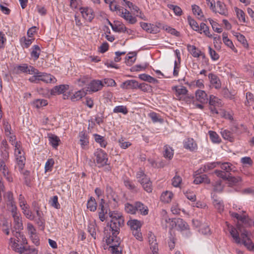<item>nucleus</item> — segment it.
Wrapping results in <instances>:
<instances>
[{
    "mask_svg": "<svg viewBox=\"0 0 254 254\" xmlns=\"http://www.w3.org/2000/svg\"><path fill=\"white\" fill-rule=\"evenodd\" d=\"M125 223L121 222H113L110 221L108 222L104 228V233L105 235V241L108 245H111L113 241L116 240L117 242L121 240L118 237L121 228L124 226Z\"/></svg>",
    "mask_w": 254,
    "mask_h": 254,
    "instance_id": "nucleus-1",
    "label": "nucleus"
},
{
    "mask_svg": "<svg viewBox=\"0 0 254 254\" xmlns=\"http://www.w3.org/2000/svg\"><path fill=\"white\" fill-rule=\"evenodd\" d=\"M94 162L98 168H102L108 165V155L102 149L98 148L94 153Z\"/></svg>",
    "mask_w": 254,
    "mask_h": 254,
    "instance_id": "nucleus-2",
    "label": "nucleus"
},
{
    "mask_svg": "<svg viewBox=\"0 0 254 254\" xmlns=\"http://www.w3.org/2000/svg\"><path fill=\"white\" fill-rule=\"evenodd\" d=\"M3 197L7 210L11 213L18 210L16 203L14 200L13 194L11 191H8L5 192L3 195Z\"/></svg>",
    "mask_w": 254,
    "mask_h": 254,
    "instance_id": "nucleus-3",
    "label": "nucleus"
},
{
    "mask_svg": "<svg viewBox=\"0 0 254 254\" xmlns=\"http://www.w3.org/2000/svg\"><path fill=\"white\" fill-rule=\"evenodd\" d=\"M12 250L20 254H38V250L34 247L29 246H19L15 242L12 244Z\"/></svg>",
    "mask_w": 254,
    "mask_h": 254,
    "instance_id": "nucleus-4",
    "label": "nucleus"
},
{
    "mask_svg": "<svg viewBox=\"0 0 254 254\" xmlns=\"http://www.w3.org/2000/svg\"><path fill=\"white\" fill-rule=\"evenodd\" d=\"M83 18L89 22H91L95 17L93 9L89 7H81L79 8Z\"/></svg>",
    "mask_w": 254,
    "mask_h": 254,
    "instance_id": "nucleus-5",
    "label": "nucleus"
},
{
    "mask_svg": "<svg viewBox=\"0 0 254 254\" xmlns=\"http://www.w3.org/2000/svg\"><path fill=\"white\" fill-rule=\"evenodd\" d=\"M239 212V213L230 211L229 213L232 217L237 219L244 224L251 225L250 218L247 215L244 214L246 212L244 210Z\"/></svg>",
    "mask_w": 254,
    "mask_h": 254,
    "instance_id": "nucleus-6",
    "label": "nucleus"
},
{
    "mask_svg": "<svg viewBox=\"0 0 254 254\" xmlns=\"http://www.w3.org/2000/svg\"><path fill=\"white\" fill-rule=\"evenodd\" d=\"M108 211H110L108 205L105 203L104 199L102 198L99 205L98 212L99 218L101 221L103 222L106 219L107 217L105 215L107 214Z\"/></svg>",
    "mask_w": 254,
    "mask_h": 254,
    "instance_id": "nucleus-7",
    "label": "nucleus"
},
{
    "mask_svg": "<svg viewBox=\"0 0 254 254\" xmlns=\"http://www.w3.org/2000/svg\"><path fill=\"white\" fill-rule=\"evenodd\" d=\"M104 86L103 82L100 80H93L88 85L87 91L96 92L102 89Z\"/></svg>",
    "mask_w": 254,
    "mask_h": 254,
    "instance_id": "nucleus-8",
    "label": "nucleus"
},
{
    "mask_svg": "<svg viewBox=\"0 0 254 254\" xmlns=\"http://www.w3.org/2000/svg\"><path fill=\"white\" fill-rule=\"evenodd\" d=\"M12 216L13 218L14 228L17 230L23 229V224L22 218L20 213L17 211L11 213Z\"/></svg>",
    "mask_w": 254,
    "mask_h": 254,
    "instance_id": "nucleus-9",
    "label": "nucleus"
},
{
    "mask_svg": "<svg viewBox=\"0 0 254 254\" xmlns=\"http://www.w3.org/2000/svg\"><path fill=\"white\" fill-rule=\"evenodd\" d=\"M181 231H187L186 237H189L190 236L191 233L190 231L189 225L183 219L178 218H176V227Z\"/></svg>",
    "mask_w": 254,
    "mask_h": 254,
    "instance_id": "nucleus-10",
    "label": "nucleus"
},
{
    "mask_svg": "<svg viewBox=\"0 0 254 254\" xmlns=\"http://www.w3.org/2000/svg\"><path fill=\"white\" fill-rule=\"evenodd\" d=\"M79 144L82 149H85L89 145V136L86 131H81L79 132Z\"/></svg>",
    "mask_w": 254,
    "mask_h": 254,
    "instance_id": "nucleus-11",
    "label": "nucleus"
},
{
    "mask_svg": "<svg viewBox=\"0 0 254 254\" xmlns=\"http://www.w3.org/2000/svg\"><path fill=\"white\" fill-rule=\"evenodd\" d=\"M209 79L210 86L216 89H219L221 87V82L218 76L213 73H210L208 75Z\"/></svg>",
    "mask_w": 254,
    "mask_h": 254,
    "instance_id": "nucleus-12",
    "label": "nucleus"
},
{
    "mask_svg": "<svg viewBox=\"0 0 254 254\" xmlns=\"http://www.w3.org/2000/svg\"><path fill=\"white\" fill-rule=\"evenodd\" d=\"M141 28L149 33L156 34L159 32V27L154 24L143 22H140Z\"/></svg>",
    "mask_w": 254,
    "mask_h": 254,
    "instance_id": "nucleus-13",
    "label": "nucleus"
},
{
    "mask_svg": "<svg viewBox=\"0 0 254 254\" xmlns=\"http://www.w3.org/2000/svg\"><path fill=\"white\" fill-rule=\"evenodd\" d=\"M226 224L227 226L228 231L233 239L235 240V243L237 244H240L241 243V239L239 236V234L236 228L229 224L227 222H226Z\"/></svg>",
    "mask_w": 254,
    "mask_h": 254,
    "instance_id": "nucleus-14",
    "label": "nucleus"
},
{
    "mask_svg": "<svg viewBox=\"0 0 254 254\" xmlns=\"http://www.w3.org/2000/svg\"><path fill=\"white\" fill-rule=\"evenodd\" d=\"M184 147L185 149L190 151H194L197 148V145L195 141L192 138H188L184 141Z\"/></svg>",
    "mask_w": 254,
    "mask_h": 254,
    "instance_id": "nucleus-15",
    "label": "nucleus"
},
{
    "mask_svg": "<svg viewBox=\"0 0 254 254\" xmlns=\"http://www.w3.org/2000/svg\"><path fill=\"white\" fill-rule=\"evenodd\" d=\"M138 82L135 80H127L123 82L120 87L124 89H134L137 88Z\"/></svg>",
    "mask_w": 254,
    "mask_h": 254,
    "instance_id": "nucleus-16",
    "label": "nucleus"
},
{
    "mask_svg": "<svg viewBox=\"0 0 254 254\" xmlns=\"http://www.w3.org/2000/svg\"><path fill=\"white\" fill-rule=\"evenodd\" d=\"M195 99L201 104L206 103L208 99L207 94L203 90H197L195 91Z\"/></svg>",
    "mask_w": 254,
    "mask_h": 254,
    "instance_id": "nucleus-17",
    "label": "nucleus"
},
{
    "mask_svg": "<svg viewBox=\"0 0 254 254\" xmlns=\"http://www.w3.org/2000/svg\"><path fill=\"white\" fill-rule=\"evenodd\" d=\"M109 215L111 218L110 221L117 222L120 221L121 223H125L124 218L121 213L116 211H110Z\"/></svg>",
    "mask_w": 254,
    "mask_h": 254,
    "instance_id": "nucleus-18",
    "label": "nucleus"
},
{
    "mask_svg": "<svg viewBox=\"0 0 254 254\" xmlns=\"http://www.w3.org/2000/svg\"><path fill=\"white\" fill-rule=\"evenodd\" d=\"M172 89L176 92V96L180 100L182 99V96L187 95L188 92L187 88L183 86H175L172 88Z\"/></svg>",
    "mask_w": 254,
    "mask_h": 254,
    "instance_id": "nucleus-19",
    "label": "nucleus"
},
{
    "mask_svg": "<svg viewBox=\"0 0 254 254\" xmlns=\"http://www.w3.org/2000/svg\"><path fill=\"white\" fill-rule=\"evenodd\" d=\"M39 74V81H42L45 83H52L55 82L56 78L55 77L50 74L45 72H40Z\"/></svg>",
    "mask_w": 254,
    "mask_h": 254,
    "instance_id": "nucleus-20",
    "label": "nucleus"
},
{
    "mask_svg": "<svg viewBox=\"0 0 254 254\" xmlns=\"http://www.w3.org/2000/svg\"><path fill=\"white\" fill-rule=\"evenodd\" d=\"M135 205L136 212H139L142 215H146L148 213V209L147 206L140 201L134 202Z\"/></svg>",
    "mask_w": 254,
    "mask_h": 254,
    "instance_id": "nucleus-21",
    "label": "nucleus"
},
{
    "mask_svg": "<svg viewBox=\"0 0 254 254\" xmlns=\"http://www.w3.org/2000/svg\"><path fill=\"white\" fill-rule=\"evenodd\" d=\"M214 10L215 11L214 12H218L221 15H226L228 14L225 4L219 0L216 2V6H215Z\"/></svg>",
    "mask_w": 254,
    "mask_h": 254,
    "instance_id": "nucleus-22",
    "label": "nucleus"
},
{
    "mask_svg": "<svg viewBox=\"0 0 254 254\" xmlns=\"http://www.w3.org/2000/svg\"><path fill=\"white\" fill-rule=\"evenodd\" d=\"M68 85H60L59 86H55L51 91L52 95H56V94H60L64 93L68 89Z\"/></svg>",
    "mask_w": 254,
    "mask_h": 254,
    "instance_id": "nucleus-23",
    "label": "nucleus"
},
{
    "mask_svg": "<svg viewBox=\"0 0 254 254\" xmlns=\"http://www.w3.org/2000/svg\"><path fill=\"white\" fill-rule=\"evenodd\" d=\"M31 51L30 53L31 59L34 61L37 60L40 56L41 50L40 47L38 45H34L31 48Z\"/></svg>",
    "mask_w": 254,
    "mask_h": 254,
    "instance_id": "nucleus-24",
    "label": "nucleus"
},
{
    "mask_svg": "<svg viewBox=\"0 0 254 254\" xmlns=\"http://www.w3.org/2000/svg\"><path fill=\"white\" fill-rule=\"evenodd\" d=\"M12 233L14 238H10L9 239V245L12 249V244L13 243L15 242L16 243L19 244L23 235L19 231H12Z\"/></svg>",
    "mask_w": 254,
    "mask_h": 254,
    "instance_id": "nucleus-25",
    "label": "nucleus"
},
{
    "mask_svg": "<svg viewBox=\"0 0 254 254\" xmlns=\"http://www.w3.org/2000/svg\"><path fill=\"white\" fill-rule=\"evenodd\" d=\"M16 157V163L20 170H22L25 166L26 158L24 155V153L21 154H15Z\"/></svg>",
    "mask_w": 254,
    "mask_h": 254,
    "instance_id": "nucleus-26",
    "label": "nucleus"
},
{
    "mask_svg": "<svg viewBox=\"0 0 254 254\" xmlns=\"http://www.w3.org/2000/svg\"><path fill=\"white\" fill-rule=\"evenodd\" d=\"M121 13L122 17L127 21L130 24H133L136 22V18L135 17L132 16L127 10L125 9V12H124L123 10L122 9Z\"/></svg>",
    "mask_w": 254,
    "mask_h": 254,
    "instance_id": "nucleus-27",
    "label": "nucleus"
},
{
    "mask_svg": "<svg viewBox=\"0 0 254 254\" xmlns=\"http://www.w3.org/2000/svg\"><path fill=\"white\" fill-rule=\"evenodd\" d=\"M121 242V240L118 242L115 240L111 244L112 245L110 246L109 248L112 254H122V249L119 248Z\"/></svg>",
    "mask_w": 254,
    "mask_h": 254,
    "instance_id": "nucleus-28",
    "label": "nucleus"
},
{
    "mask_svg": "<svg viewBox=\"0 0 254 254\" xmlns=\"http://www.w3.org/2000/svg\"><path fill=\"white\" fill-rule=\"evenodd\" d=\"M233 132L227 129H221V134L222 137L225 139L229 141L230 142L234 141L235 138L233 135Z\"/></svg>",
    "mask_w": 254,
    "mask_h": 254,
    "instance_id": "nucleus-29",
    "label": "nucleus"
},
{
    "mask_svg": "<svg viewBox=\"0 0 254 254\" xmlns=\"http://www.w3.org/2000/svg\"><path fill=\"white\" fill-rule=\"evenodd\" d=\"M96 228L97 224L95 220L89 222L87 228L88 232L94 239L96 238Z\"/></svg>",
    "mask_w": 254,
    "mask_h": 254,
    "instance_id": "nucleus-30",
    "label": "nucleus"
},
{
    "mask_svg": "<svg viewBox=\"0 0 254 254\" xmlns=\"http://www.w3.org/2000/svg\"><path fill=\"white\" fill-rule=\"evenodd\" d=\"M28 65L26 64L17 65L13 68V72L17 74L20 73H27V72L29 71L28 69Z\"/></svg>",
    "mask_w": 254,
    "mask_h": 254,
    "instance_id": "nucleus-31",
    "label": "nucleus"
},
{
    "mask_svg": "<svg viewBox=\"0 0 254 254\" xmlns=\"http://www.w3.org/2000/svg\"><path fill=\"white\" fill-rule=\"evenodd\" d=\"M193 183L195 184H199L204 183L206 184L210 183V180L208 179L207 176L205 174H202L195 177L193 181Z\"/></svg>",
    "mask_w": 254,
    "mask_h": 254,
    "instance_id": "nucleus-32",
    "label": "nucleus"
},
{
    "mask_svg": "<svg viewBox=\"0 0 254 254\" xmlns=\"http://www.w3.org/2000/svg\"><path fill=\"white\" fill-rule=\"evenodd\" d=\"M127 225L130 227L132 231L140 229L142 226L141 222L136 219L130 220L128 221Z\"/></svg>",
    "mask_w": 254,
    "mask_h": 254,
    "instance_id": "nucleus-33",
    "label": "nucleus"
},
{
    "mask_svg": "<svg viewBox=\"0 0 254 254\" xmlns=\"http://www.w3.org/2000/svg\"><path fill=\"white\" fill-rule=\"evenodd\" d=\"M112 30L116 32H127L128 34L131 32V30L127 29L124 24L123 23H120L119 22L118 24L114 25V27H113Z\"/></svg>",
    "mask_w": 254,
    "mask_h": 254,
    "instance_id": "nucleus-34",
    "label": "nucleus"
},
{
    "mask_svg": "<svg viewBox=\"0 0 254 254\" xmlns=\"http://www.w3.org/2000/svg\"><path fill=\"white\" fill-rule=\"evenodd\" d=\"M49 141L51 145L55 148H56L59 145L60 139L59 137L53 134H48Z\"/></svg>",
    "mask_w": 254,
    "mask_h": 254,
    "instance_id": "nucleus-35",
    "label": "nucleus"
},
{
    "mask_svg": "<svg viewBox=\"0 0 254 254\" xmlns=\"http://www.w3.org/2000/svg\"><path fill=\"white\" fill-rule=\"evenodd\" d=\"M143 189L147 192H151L152 191V182L150 178H145V180L140 183Z\"/></svg>",
    "mask_w": 254,
    "mask_h": 254,
    "instance_id": "nucleus-36",
    "label": "nucleus"
},
{
    "mask_svg": "<svg viewBox=\"0 0 254 254\" xmlns=\"http://www.w3.org/2000/svg\"><path fill=\"white\" fill-rule=\"evenodd\" d=\"M87 94V92L83 89L80 90L76 92L73 95L70 97V100L75 102L81 99L83 97L85 96Z\"/></svg>",
    "mask_w": 254,
    "mask_h": 254,
    "instance_id": "nucleus-37",
    "label": "nucleus"
},
{
    "mask_svg": "<svg viewBox=\"0 0 254 254\" xmlns=\"http://www.w3.org/2000/svg\"><path fill=\"white\" fill-rule=\"evenodd\" d=\"M222 37L224 43L228 47L231 48L233 51L237 53V50L236 49L232 41L228 38L227 34L225 32H224L222 34Z\"/></svg>",
    "mask_w": 254,
    "mask_h": 254,
    "instance_id": "nucleus-38",
    "label": "nucleus"
},
{
    "mask_svg": "<svg viewBox=\"0 0 254 254\" xmlns=\"http://www.w3.org/2000/svg\"><path fill=\"white\" fill-rule=\"evenodd\" d=\"M188 50L195 58H198L201 55V51L197 49L195 46L188 45Z\"/></svg>",
    "mask_w": 254,
    "mask_h": 254,
    "instance_id": "nucleus-39",
    "label": "nucleus"
},
{
    "mask_svg": "<svg viewBox=\"0 0 254 254\" xmlns=\"http://www.w3.org/2000/svg\"><path fill=\"white\" fill-rule=\"evenodd\" d=\"M34 40V38H26L25 36L20 39V42L23 48H28Z\"/></svg>",
    "mask_w": 254,
    "mask_h": 254,
    "instance_id": "nucleus-40",
    "label": "nucleus"
},
{
    "mask_svg": "<svg viewBox=\"0 0 254 254\" xmlns=\"http://www.w3.org/2000/svg\"><path fill=\"white\" fill-rule=\"evenodd\" d=\"M173 196V194L172 192L166 191L162 193L160 199L162 201L168 203L171 201Z\"/></svg>",
    "mask_w": 254,
    "mask_h": 254,
    "instance_id": "nucleus-41",
    "label": "nucleus"
},
{
    "mask_svg": "<svg viewBox=\"0 0 254 254\" xmlns=\"http://www.w3.org/2000/svg\"><path fill=\"white\" fill-rule=\"evenodd\" d=\"M97 203L94 198L91 197L87 203V207L91 211L94 212L97 209Z\"/></svg>",
    "mask_w": 254,
    "mask_h": 254,
    "instance_id": "nucleus-42",
    "label": "nucleus"
},
{
    "mask_svg": "<svg viewBox=\"0 0 254 254\" xmlns=\"http://www.w3.org/2000/svg\"><path fill=\"white\" fill-rule=\"evenodd\" d=\"M199 33L203 32L206 36L211 37L212 35L210 34L209 27L204 23H201L199 27V31H197Z\"/></svg>",
    "mask_w": 254,
    "mask_h": 254,
    "instance_id": "nucleus-43",
    "label": "nucleus"
},
{
    "mask_svg": "<svg viewBox=\"0 0 254 254\" xmlns=\"http://www.w3.org/2000/svg\"><path fill=\"white\" fill-rule=\"evenodd\" d=\"M94 139L96 142L100 144V146L105 148L107 144V141L105 140L104 137L98 134H94Z\"/></svg>",
    "mask_w": 254,
    "mask_h": 254,
    "instance_id": "nucleus-44",
    "label": "nucleus"
},
{
    "mask_svg": "<svg viewBox=\"0 0 254 254\" xmlns=\"http://www.w3.org/2000/svg\"><path fill=\"white\" fill-rule=\"evenodd\" d=\"M246 101L245 104L247 106H252L254 104V96L251 92H248L246 94Z\"/></svg>",
    "mask_w": 254,
    "mask_h": 254,
    "instance_id": "nucleus-45",
    "label": "nucleus"
},
{
    "mask_svg": "<svg viewBox=\"0 0 254 254\" xmlns=\"http://www.w3.org/2000/svg\"><path fill=\"white\" fill-rule=\"evenodd\" d=\"M209 104L211 106H219L221 105V101L218 97L211 95L209 97Z\"/></svg>",
    "mask_w": 254,
    "mask_h": 254,
    "instance_id": "nucleus-46",
    "label": "nucleus"
},
{
    "mask_svg": "<svg viewBox=\"0 0 254 254\" xmlns=\"http://www.w3.org/2000/svg\"><path fill=\"white\" fill-rule=\"evenodd\" d=\"M215 194L212 196L213 198V203L216 209H217L219 212H221L224 209V204L222 201L219 200L216 198H214Z\"/></svg>",
    "mask_w": 254,
    "mask_h": 254,
    "instance_id": "nucleus-47",
    "label": "nucleus"
},
{
    "mask_svg": "<svg viewBox=\"0 0 254 254\" xmlns=\"http://www.w3.org/2000/svg\"><path fill=\"white\" fill-rule=\"evenodd\" d=\"M135 209V205L134 204L133 205L129 203H127L125 204V210L127 213L135 214L136 213Z\"/></svg>",
    "mask_w": 254,
    "mask_h": 254,
    "instance_id": "nucleus-48",
    "label": "nucleus"
},
{
    "mask_svg": "<svg viewBox=\"0 0 254 254\" xmlns=\"http://www.w3.org/2000/svg\"><path fill=\"white\" fill-rule=\"evenodd\" d=\"M210 139L213 143H220L221 139L218 134L215 131L210 130L208 131Z\"/></svg>",
    "mask_w": 254,
    "mask_h": 254,
    "instance_id": "nucleus-49",
    "label": "nucleus"
},
{
    "mask_svg": "<svg viewBox=\"0 0 254 254\" xmlns=\"http://www.w3.org/2000/svg\"><path fill=\"white\" fill-rule=\"evenodd\" d=\"M164 149V156L169 160L171 159L174 155L173 150L171 147L168 146H165Z\"/></svg>",
    "mask_w": 254,
    "mask_h": 254,
    "instance_id": "nucleus-50",
    "label": "nucleus"
},
{
    "mask_svg": "<svg viewBox=\"0 0 254 254\" xmlns=\"http://www.w3.org/2000/svg\"><path fill=\"white\" fill-rule=\"evenodd\" d=\"M188 20L189 25L193 30L195 31H199V26L195 20L192 19L190 16L188 17Z\"/></svg>",
    "mask_w": 254,
    "mask_h": 254,
    "instance_id": "nucleus-51",
    "label": "nucleus"
},
{
    "mask_svg": "<svg viewBox=\"0 0 254 254\" xmlns=\"http://www.w3.org/2000/svg\"><path fill=\"white\" fill-rule=\"evenodd\" d=\"M235 36L237 37V40L243 44L244 47H248V43L245 37L243 35L240 33H237Z\"/></svg>",
    "mask_w": 254,
    "mask_h": 254,
    "instance_id": "nucleus-52",
    "label": "nucleus"
},
{
    "mask_svg": "<svg viewBox=\"0 0 254 254\" xmlns=\"http://www.w3.org/2000/svg\"><path fill=\"white\" fill-rule=\"evenodd\" d=\"M33 105L39 109L48 104V101L45 99H37L33 102Z\"/></svg>",
    "mask_w": 254,
    "mask_h": 254,
    "instance_id": "nucleus-53",
    "label": "nucleus"
},
{
    "mask_svg": "<svg viewBox=\"0 0 254 254\" xmlns=\"http://www.w3.org/2000/svg\"><path fill=\"white\" fill-rule=\"evenodd\" d=\"M149 117L151 119L153 123H162L163 120L160 118V116L155 112H151L149 114Z\"/></svg>",
    "mask_w": 254,
    "mask_h": 254,
    "instance_id": "nucleus-54",
    "label": "nucleus"
},
{
    "mask_svg": "<svg viewBox=\"0 0 254 254\" xmlns=\"http://www.w3.org/2000/svg\"><path fill=\"white\" fill-rule=\"evenodd\" d=\"M113 112L115 113H122L124 115H126L128 113V110L126 106H118L114 108Z\"/></svg>",
    "mask_w": 254,
    "mask_h": 254,
    "instance_id": "nucleus-55",
    "label": "nucleus"
},
{
    "mask_svg": "<svg viewBox=\"0 0 254 254\" xmlns=\"http://www.w3.org/2000/svg\"><path fill=\"white\" fill-rule=\"evenodd\" d=\"M167 6L169 8L172 9L176 15L180 16L182 15V10L179 6L171 4H168Z\"/></svg>",
    "mask_w": 254,
    "mask_h": 254,
    "instance_id": "nucleus-56",
    "label": "nucleus"
},
{
    "mask_svg": "<svg viewBox=\"0 0 254 254\" xmlns=\"http://www.w3.org/2000/svg\"><path fill=\"white\" fill-rule=\"evenodd\" d=\"M213 190L216 192H221L223 189V186L222 185V181L220 180L216 181L213 184Z\"/></svg>",
    "mask_w": 254,
    "mask_h": 254,
    "instance_id": "nucleus-57",
    "label": "nucleus"
},
{
    "mask_svg": "<svg viewBox=\"0 0 254 254\" xmlns=\"http://www.w3.org/2000/svg\"><path fill=\"white\" fill-rule=\"evenodd\" d=\"M54 165V160L52 158L48 159L45 166V172L51 171Z\"/></svg>",
    "mask_w": 254,
    "mask_h": 254,
    "instance_id": "nucleus-58",
    "label": "nucleus"
},
{
    "mask_svg": "<svg viewBox=\"0 0 254 254\" xmlns=\"http://www.w3.org/2000/svg\"><path fill=\"white\" fill-rule=\"evenodd\" d=\"M172 185L176 188L180 187V184L182 182V178L177 175H176L172 179Z\"/></svg>",
    "mask_w": 254,
    "mask_h": 254,
    "instance_id": "nucleus-59",
    "label": "nucleus"
},
{
    "mask_svg": "<svg viewBox=\"0 0 254 254\" xmlns=\"http://www.w3.org/2000/svg\"><path fill=\"white\" fill-rule=\"evenodd\" d=\"M192 10L194 15L199 16L200 17H202L203 16L201 9L198 5L195 4L192 5Z\"/></svg>",
    "mask_w": 254,
    "mask_h": 254,
    "instance_id": "nucleus-60",
    "label": "nucleus"
},
{
    "mask_svg": "<svg viewBox=\"0 0 254 254\" xmlns=\"http://www.w3.org/2000/svg\"><path fill=\"white\" fill-rule=\"evenodd\" d=\"M236 12L237 13V17L240 21H242L243 22H246V20L245 18V14L244 12L238 8L236 9Z\"/></svg>",
    "mask_w": 254,
    "mask_h": 254,
    "instance_id": "nucleus-61",
    "label": "nucleus"
},
{
    "mask_svg": "<svg viewBox=\"0 0 254 254\" xmlns=\"http://www.w3.org/2000/svg\"><path fill=\"white\" fill-rule=\"evenodd\" d=\"M51 205L56 209L60 208V204L58 202V197L57 195L54 196L50 201Z\"/></svg>",
    "mask_w": 254,
    "mask_h": 254,
    "instance_id": "nucleus-62",
    "label": "nucleus"
},
{
    "mask_svg": "<svg viewBox=\"0 0 254 254\" xmlns=\"http://www.w3.org/2000/svg\"><path fill=\"white\" fill-rule=\"evenodd\" d=\"M221 168L222 170L227 173L233 171L232 165L229 162H224L222 163L221 165Z\"/></svg>",
    "mask_w": 254,
    "mask_h": 254,
    "instance_id": "nucleus-63",
    "label": "nucleus"
},
{
    "mask_svg": "<svg viewBox=\"0 0 254 254\" xmlns=\"http://www.w3.org/2000/svg\"><path fill=\"white\" fill-rule=\"evenodd\" d=\"M136 178L138 181L140 183L145 180V178H148V177L144 174L142 170L140 169L136 173Z\"/></svg>",
    "mask_w": 254,
    "mask_h": 254,
    "instance_id": "nucleus-64",
    "label": "nucleus"
}]
</instances>
